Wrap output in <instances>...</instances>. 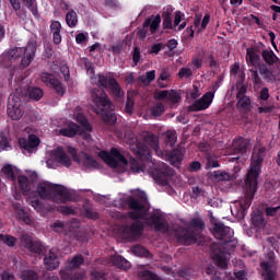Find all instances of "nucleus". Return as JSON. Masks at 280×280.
<instances>
[{
    "mask_svg": "<svg viewBox=\"0 0 280 280\" xmlns=\"http://www.w3.org/2000/svg\"><path fill=\"white\" fill-rule=\"evenodd\" d=\"M148 202V196L145 192L140 194V199L129 196L125 199V203L130 210L127 215L129 220H144L148 226H154L155 231H163L167 233L170 231V224L167 220L163 218L162 213L153 212L150 217H148V212L150 209L145 207Z\"/></svg>",
    "mask_w": 280,
    "mask_h": 280,
    "instance_id": "1",
    "label": "nucleus"
},
{
    "mask_svg": "<svg viewBox=\"0 0 280 280\" xmlns=\"http://www.w3.org/2000/svg\"><path fill=\"white\" fill-rule=\"evenodd\" d=\"M266 156V148L261 147L252 153V162L243 186L244 198L240 200L242 211H246L253 205V198L257 194L259 174Z\"/></svg>",
    "mask_w": 280,
    "mask_h": 280,
    "instance_id": "2",
    "label": "nucleus"
},
{
    "mask_svg": "<svg viewBox=\"0 0 280 280\" xmlns=\"http://www.w3.org/2000/svg\"><path fill=\"white\" fill-rule=\"evenodd\" d=\"M37 194L42 200H51L57 205H67L73 200V195L67 187L49 182L38 184Z\"/></svg>",
    "mask_w": 280,
    "mask_h": 280,
    "instance_id": "3",
    "label": "nucleus"
},
{
    "mask_svg": "<svg viewBox=\"0 0 280 280\" xmlns=\"http://www.w3.org/2000/svg\"><path fill=\"white\" fill-rule=\"evenodd\" d=\"M92 100L97 107L96 113L101 115L104 124L114 126L117 122V116L113 112V102L108 98V94L101 88H94L92 90Z\"/></svg>",
    "mask_w": 280,
    "mask_h": 280,
    "instance_id": "4",
    "label": "nucleus"
},
{
    "mask_svg": "<svg viewBox=\"0 0 280 280\" xmlns=\"http://www.w3.org/2000/svg\"><path fill=\"white\" fill-rule=\"evenodd\" d=\"M130 150L139 159V161H150L152 155L150 150L159 154V138L152 132H143L141 140H136L130 143Z\"/></svg>",
    "mask_w": 280,
    "mask_h": 280,
    "instance_id": "5",
    "label": "nucleus"
},
{
    "mask_svg": "<svg viewBox=\"0 0 280 280\" xmlns=\"http://www.w3.org/2000/svg\"><path fill=\"white\" fill-rule=\"evenodd\" d=\"M38 48V44L35 40H30L26 47H15L10 49L7 52L9 60H19L22 56L21 67L23 69H27L32 62H34V58H36V49Z\"/></svg>",
    "mask_w": 280,
    "mask_h": 280,
    "instance_id": "6",
    "label": "nucleus"
},
{
    "mask_svg": "<svg viewBox=\"0 0 280 280\" xmlns=\"http://www.w3.org/2000/svg\"><path fill=\"white\" fill-rule=\"evenodd\" d=\"M210 222L211 224H213V237H215V240H220L221 242H223L224 246H229V244H232L233 235H235L233 229L224 225V223L222 222H215V218H213V214L210 215Z\"/></svg>",
    "mask_w": 280,
    "mask_h": 280,
    "instance_id": "7",
    "label": "nucleus"
},
{
    "mask_svg": "<svg viewBox=\"0 0 280 280\" xmlns=\"http://www.w3.org/2000/svg\"><path fill=\"white\" fill-rule=\"evenodd\" d=\"M141 220L143 219H136L130 225H122L120 228V233L125 240H139L143 235L145 225Z\"/></svg>",
    "mask_w": 280,
    "mask_h": 280,
    "instance_id": "8",
    "label": "nucleus"
},
{
    "mask_svg": "<svg viewBox=\"0 0 280 280\" xmlns=\"http://www.w3.org/2000/svg\"><path fill=\"white\" fill-rule=\"evenodd\" d=\"M175 237L177 243L182 244V246H191V244H196V242H198V233L191 228H176Z\"/></svg>",
    "mask_w": 280,
    "mask_h": 280,
    "instance_id": "9",
    "label": "nucleus"
},
{
    "mask_svg": "<svg viewBox=\"0 0 280 280\" xmlns=\"http://www.w3.org/2000/svg\"><path fill=\"white\" fill-rule=\"evenodd\" d=\"M21 244L28 250L31 255L38 257V255H45L47 253V248L42 241L33 240V237L28 234H24L21 237Z\"/></svg>",
    "mask_w": 280,
    "mask_h": 280,
    "instance_id": "10",
    "label": "nucleus"
},
{
    "mask_svg": "<svg viewBox=\"0 0 280 280\" xmlns=\"http://www.w3.org/2000/svg\"><path fill=\"white\" fill-rule=\"evenodd\" d=\"M97 84L103 89H108L109 92L117 98L124 95V91H121V85L117 82L115 78H108L104 74H97Z\"/></svg>",
    "mask_w": 280,
    "mask_h": 280,
    "instance_id": "11",
    "label": "nucleus"
},
{
    "mask_svg": "<svg viewBox=\"0 0 280 280\" xmlns=\"http://www.w3.org/2000/svg\"><path fill=\"white\" fill-rule=\"evenodd\" d=\"M40 80L44 84H46V86L54 89L57 95H60V96L65 95L67 90L63 88L62 82H60V80H58V78H56L54 73L42 72Z\"/></svg>",
    "mask_w": 280,
    "mask_h": 280,
    "instance_id": "12",
    "label": "nucleus"
},
{
    "mask_svg": "<svg viewBox=\"0 0 280 280\" xmlns=\"http://www.w3.org/2000/svg\"><path fill=\"white\" fill-rule=\"evenodd\" d=\"M21 97L13 95L12 98H9L7 113L8 117H10V119L13 121H19V119L23 117V108H21Z\"/></svg>",
    "mask_w": 280,
    "mask_h": 280,
    "instance_id": "13",
    "label": "nucleus"
},
{
    "mask_svg": "<svg viewBox=\"0 0 280 280\" xmlns=\"http://www.w3.org/2000/svg\"><path fill=\"white\" fill-rule=\"evenodd\" d=\"M211 104H213V92H207L202 95V97L196 100L191 105L188 106V112L199 113L200 110H207Z\"/></svg>",
    "mask_w": 280,
    "mask_h": 280,
    "instance_id": "14",
    "label": "nucleus"
},
{
    "mask_svg": "<svg viewBox=\"0 0 280 280\" xmlns=\"http://www.w3.org/2000/svg\"><path fill=\"white\" fill-rule=\"evenodd\" d=\"M19 147L21 150H24L25 152L32 153L38 145H40V138L38 136L32 133L28 136V138H19L18 140Z\"/></svg>",
    "mask_w": 280,
    "mask_h": 280,
    "instance_id": "15",
    "label": "nucleus"
},
{
    "mask_svg": "<svg viewBox=\"0 0 280 280\" xmlns=\"http://www.w3.org/2000/svg\"><path fill=\"white\" fill-rule=\"evenodd\" d=\"M226 253L228 252L225 249L220 248L218 245L211 246V258L213 261H215L217 266L223 270L229 266V260H226Z\"/></svg>",
    "mask_w": 280,
    "mask_h": 280,
    "instance_id": "16",
    "label": "nucleus"
},
{
    "mask_svg": "<svg viewBox=\"0 0 280 280\" xmlns=\"http://www.w3.org/2000/svg\"><path fill=\"white\" fill-rule=\"evenodd\" d=\"M51 155L55 161L60 163V165H63V167H71V158L67 155V152H65V149L62 147L54 149L51 151Z\"/></svg>",
    "mask_w": 280,
    "mask_h": 280,
    "instance_id": "17",
    "label": "nucleus"
},
{
    "mask_svg": "<svg viewBox=\"0 0 280 280\" xmlns=\"http://www.w3.org/2000/svg\"><path fill=\"white\" fill-rule=\"evenodd\" d=\"M44 266L46 270H56L58 266H60V260L58 258V254H56V249H50L48 255L44 257Z\"/></svg>",
    "mask_w": 280,
    "mask_h": 280,
    "instance_id": "18",
    "label": "nucleus"
},
{
    "mask_svg": "<svg viewBox=\"0 0 280 280\" xmlns=\"http://www.w3.org/2000/svg\"><path fill=\"white\" fill-rule=\"evenodd\" d=\"M252 104H253V100L248 95L236 97V108L243 115H248V113H250V110H253Z\"/></svg>",
    "mask_w": 280,
    "mask_h": 280,
    "instance_id": "19",
    "label": "nucleus"
},
{
    "mask_svg": "<svg viewBox=\"0 0 280 280\" xmlns=\"http://www.w3.org/2000/svg\"><path fill=\"white\" fill-rule=\"evenodd\" d=\"M175 171L170 165L160 162L155 167V178H172L174 176Z\"/></svg>",
    "mask_w": 280,
    "mask_h": 280,
    "instance_id": "20",
    "label": "nucleus"
},
{
    "mask_svg": "<svg viewBox=\"0 0 280 280\" xmlns=\"http://www.w3.org/2000/svg\"><path fill=\"white\" fill-rule=\"evenodd\" d=\"M62 24L59 21H51L50 33L52 35V43L60 45L62 43Z\"/></svg>",
    "mask_w": 280,
    "mask_h": 280,
    "instance_id": "21",
    "label": "nucleus"
},
{
    "mask_svg": "<svg viewBox=\"0 0 280 280\" xmlns=\"http://www.w3.org/2000/svg\"><path fill=\"white\" fill-rule=\"evenodd\" d=\"M59 133L62 137L73 138L75 135H82V127L75 122H70L68 127L61 128Z\"/></svg>",
    "mask_w": 280,
    "mask_h": 280,
    "instance_id": "22",
    "label": "nucleus"
},
{
    "mask_svg": "<svg viewBox=\"0 0 280 280\" xmlns=\"http://www.w3.org/2000/svg\"><path fill=\"white\" fill-rule=\"evenodd\" d=\"M248 145H250V142L245 138H238L234 140L233 141L234 153L246 154V152H248Z\"/></svg>",
    "mask_w": 280,
    "mask_h": 280,
    "instance_id": "23",
    "label": "nucleus"
},
{
    "mask_svg": "<svg viewBox=\"0 0 280 280\" xmlns=\"http://www.w3.org/2000/svg\"><path fill=\"white\" fill-rule=\"evenodd\" d=\"M246 61L250 67H259L261 63V57L257 54V50L254 48H247L246 50Z\"/></svg>",
    "mask_w": 280,
    "mask_h": 280,
    "instance_id": "24",
    "label": "nucleus"
},
{
    "mask_svg": "<svg viewBox=\"0 0 280 280\" xmlns=\"http://www.w3.org/2000/svg\"><path fill=\"white\" fill-rule=\"evenodd\" d=\"M128 165V160L121 152L117 150V148L112 149V162H110V167H117V165Z\"/></svg>",
    "mask_w": 280,
    "mask_h": 280,
    "instance_id": "25",
    "label": "nucleus"
},
{
    "mask_svg": "<svg viewBox=\"0 0 280 280\" xmlns=\"http://www.w3.org/2000/svg\"><path fill=\"white\" fill-rule=\"evenodd\" d=\"M183 151L173 149L168 154V161L173 167H180V163H183Z\"/></svg>",
    "mask_w": 280,
    "mask_h": 280,
    "instance_id": "26",
    "label": "nucleus"
},
{
    "mask_svg": "<svg viewBox=\"0 0 280 280\" xmlns=\"http://www.w3.org/2000/svg\"><path fill=\"white\" fill-rule=\"evenodd\" d=\"M143 27H149L151 34H156L159 27H161V16L158 14L153 21L152 19L148 18L143 22Z\"/></svg>",
    "mask_w": 280,
    "mask_h": 280,
    "instance_id": "27",
    "label": "nucleus"
},
{
    "mask_svg": "<svg viewBox=\"0 0 280 280\" xmlns=\"http://www.w3.org/2000/svg\"><path fill=\"white\" fill-rule=\"evenodd\" d=\"M258 71L262 77V80H265L266 82H272V80H275V74L272 73V69L268 68L266 63H259Z\"/></svg>",
    "mask_w": 280,
    "mask_h": 280,
    "instance_id": "28",
    "label": "nucleus"
},
{
    "mask_svg": "<svg viewBox=\"0 0 280 280\" xmlns=\"http://www.w3.org/2000/svg\"><path fill=\"white\" fill-rule=\"evenodd\" d=\"M110 262L120 270H128L130 268V261L126 260L122 256H112Z\"/></svg>",
    "mask_w": 280,
    "mask_h": 280,
    "instance_id": "29",
    "label": "nucleus"
},
{
    "mask_svg": "<svg viewBox=\"0 0 280 280\" xmlns=\"http://www.w3.org/2000/svg\"><path fill=\"white\" fill-rule=\"evenodd\" d=\"M18 183L19 188L21 189V191H23V194H30V191L32 190V184L30 183V178H27V176L20 175L18 177Z\"/></svg>",
    "mask_w": 280,
    "mask_h": 280,
    "instance_id": "30",
    "label": "nucleus"
},
{
    "mask_svg": "<svg viewBox=\"0 0 280 280\" xmlns=\"http://www.w3.org/2000/svg\"><path fill=\"white\" fill-rule=\"evenodd\" d=\"M83 159V167H85V170H97V167H100V163H97L89 153H84Z\"/></svg>",
    "mask_w": 280,
    "mask_h": 280,
    "instance_id": "31",
    "label": "nucleus"
},
{
    "mask_svg": "<svg viewBox=\"0 0 280 280\" xmlns=\"http://www.w3.org/2000/svg\"><path fill=\"white\" fill-rule=\"evenodd\" d=\"M261 56L269 67H272L278 60L277 55L272 50H262Z\"/></svg>",
    "mask_w": 280,
    "mask_h": 280,
    "instance_id": "32",
    "label": "nucleus"
},
{
    "mask_svg": "<svg viewBox=\"0 0 280 280\" xmlns=\"http://www.w3.org/2000/svg\"><path fill=\"white\" fill-rule=\"evenodd\" d=\"M162 27L163 30H174V26L172 24V12L171 11H163L162 13Z\"/></svg>",
    "mask_w": 280,
    "mask_h": 280,
    "instance_id": "33",
    "label": "nucleus"
},
{
    "mask_svg": "<svg viewBox=\"0 0 280 280\" xmlns=\"http://www.w3.org/2000/svg\"><path fill=\"white\" fill-rule=\"evenodd\" d=\"M66 23L68 27H75V25H78V13L74 10H70L67 12Z\"/></svg>",
    "mask_w": 280,
    "mask_h": 280,
    "instance_id": "34",
    "label": "nucleus"
},
{
    "mask_svg": "<svg viewBox=\"0 0 280 280\" xmlns=\"http://www.w3.org/2000/svg\"><path fill=\"white\" fill-rule=\"evenodd\" d=\"M176 141H178V136L176 133V130L167 131L165 136L166 145H168L170 148H174V145H176Z\"/></svg>",
    "mask_w": 280,
    "mask_h": 280,
    "instance_id": "35",
    "label": "nucleus"
},
{
    "mask_svg": "<svg viewBox=\"0 0 280 280\" xmlns=\"http://www.w3.org/2000/svg\"><path fill=\"white\" fill-rule=\"evenodd\" d=\"M2 174H4L5 178L8 180H11L12 183L16 182V175L14 174V168H12V165L5 164L2 170Z\"/></svg>",
    "mask_w": 280,
    "mask_h": 280,
    "instance_id": "36",
    "label": "nucleus"
},
{
    "mask_svg": "<svg viewBox=\"0 0 280 280\" xmlns=\"http://www.w3.org/2000/svg\"><path fill=\"white\" fill-rule=\"evenodd\" d=\"M77 121L88 132H91L93 130V127H91V124H89V119H86V116H84V114H82V113L77 114Z\"/></svg>",
    "mask_w": 280,
    "mask_h": 280,
    "instance_id": "37",
    "label": "nucleus"
},
{
    "mask_svg": "<svg viewBox=\"0 0 280 280\" xmlns=\"http://www.w3.org/2000/svg\"><path fill=\"white\" fill-rule=\"evenodd\" d=\"M43 89L40 88H30L28 89V97L30 100H35V102H38L43 98Z\"/></svg>",
    "mask_w": 280,
    "mask_h": 280,
    "instance_id": "38",
    "label": "nucleus"
},
{
    "mask_svg": "<svg viewBox=\"0 0 280 280\" xmlns=\"http://www.w3.org/2000/svg\"><path fill=\"white\" fill-rule=\"evenodd\" d=\"M131 253L137 255V257H148V255H150V250H148L143 245H136L131 247Z\"/></svg>",
    "mask_w": 280,
    "mask_h": 280,
    "instance_id": "39",
    "label": "nucleus"
},
{
    "mask_svg": "<svg viewBox=\"0 0 280 280\" xmlns=\"http://www.w3.org/2000/svg\"><path fill=\"white\" fill-rule=\"evenodd\" d=\"M83 214L89 219V220H100V213H97L93 208L84 205L83 206Z\"/></svg>",
    "mask_w": 280,
    "mask_h": 280,
    "instance_id": "40",
    "label": "nucleus"
},
{
    "mask_svg": "<svg viewBox=\"0 0 280 280\" xmlns=\"http://www.w3.org/2000/svg\"><path fill=\"white\" fill-rule=\"evenodd\" d=\"M249 80H252L254 86H261V84H264V81L261 80V77H259V71H257V69H249Z\"/></svg>",
    "mask_w": 280,
    "mask_h": 280,
    "instance_id": "41",
    "label": "nucleus"
},
{
    "mask_svg": "<svg viewBox=\"0 0 280 280\" xmlns=\"http://www.w3.org/2000/svg\"><path fill=\"white\" fill-rule=\"evenodd\" d=\"M22 280H38V273L32 269L23 270L20 275Z\"/></svg>",
    "mask_w": 280,
    "mask_h": 280,
    "instance_id": "42",
    "label": "nucleus"
},
{
    "mask_svg": "<svg viewBox=\"0 0 280 280\" xmlns=\"http://www.w3.org/2000/svg\"><path fill=\"white\" fill-rule=\"evenodd\" d=\"M0 240L1 242H3V244L9 246L10 248H14V246H16V237L12 235L0 234Z\"/></svg>",
    "mask_w": 280,
    "mask_h": 280,
    "instance_id": "43",
    "label": "nucleus"
},
{
    "mask_svg": "<svg viewBox=\"0 0 280 280\" xmlns=\"http://www.w3.org/2000/svg\"><path fill=\"white\" fill-rule=\"evenodd\" d=\"M24 5L32 12L35 18H38V7L36 5V0H22Z\"/></svg>",
    "mask_w": 280,
    "mask_h": 280,
    "instance_id": "44",
    "label": "nucleus"
},
{
    "mask_svg": "<svg viewBox=\"0 0 280 280\" xmlns=\"http://www.w3.org/2000/svg\"><path fill=\"white\" fill-rule=\"evenodd\" d=\"M165 113V105L163 103H156L151 107V115L153 117H161Z\"/></svg>",
    "mask_w": 280,
    "mask_h": 280,
    "instance_id": "45",
    "label": "nucleus"
},
{
    "mask_svg": "<svg viewBox=\"0 0 280 280\" xmlns=\"http://www.w3.org/2000/svg\"><path fill=\"white\" fill-rule=\"evenodd\" d=\"M138 277L140 280H159V275L150 270L140 271Z\"/></svg>",
    "mask_w": 280,
    "mask_h": 280,
    "instance_id": "46",
    "label": "nucleus"
},
{
    "mask_svg": "<svg viewBox=\"0 0 280 280\" xmlns=\"http://www.w3.org/2000/svg\"><path fill=\"white\" fill-rule=\"evenodd\" d=\"M252 222L254 226H257L258 229H264V226H266V219L259 213L253 214Z\"/></svg>",
    "mask_w": 280,
    "mask_h": 280,
    "instance_id": "47",
    "label": "nucleus"
},
{
    "mask_svg": "<svg viewBox=\"0 0 280 280\" xmlns=\"http://www.w3.org/2000/svg\"><path fill=\"white\" fill-rule=\"evenodd\" d=\"M190 229H197V231H205V221L200 218H192L189 222Z\"/></svg>",
    "mask_w": 280,
    "mask_h": 280,
    "instance_id": "48",
    "label": "nucleus"
},
{
    "mask_svg": "<svg viewBox=\"0 0 280 280\" xmlns=\"http://www.w3.org/2000/svg\"><path fill=\"white\" fill-rule=\"evenodd\" d=\"M130 170L132 174H141L143 172V165L136 159L130 160Z\"/></svg>",
    "mask_w": 280,
    "mask_h": 280,
    "instance_id": "49",
    "label": "nucleus"
},
{
    "mask_svg": "<svg viewBox=\"0 0 280 280\" xmlns=\"http://www.w3.org/2000/svg\"><path fill=\"white\" fill-rule=\"evenodd\" d=\"M212 178H214V180H231V174L224 171H214Z\"/></svg>",
    "mask_w": 280,
    "mask_h": 280,
    "instance_id": "50",
    "label": "nucleus"
},
{
    "mask_svg": "<svg viewBox=\"0 0 280 280\" xmlns=\"http://www.w3.org/2000/svg\"><path fill=\"white\" fill-rule=\"evenodd\" d=\"M82 265H84V256H82V254L74 256L70 261V268H73L74 270L80 268Z\"/></svg>",
    "mask_w": 280,
    "mask_h": 280,
    "instance_id": "51",
    "label": "nucleus"
},
{
    "mask_svg": "<svg viewBox=\"0 0 280 280\" xmlns=\"http://www.w3.org/2000/svg\"><path fill=\"white\" fill-rule=\"evenodd\" d=\"M194 75V70H191L188 67H183L179 69L177 77L183 80V78H185L186 80H189V78H191Z\"/></svg>",
    "mask_w": 280,
    "mask_h": 280,
    "instance_id": "52",
    "label": "nucleus"
},
{
    "mask_svg": "<svg viewBox=\"0 0 280 280\" xmlns=\"http://www.w3.org/2000/svg\"><path fill=\"white\" fill-rule=\"evenodd\" d=\"M31 207L37 211V213H45L47 211V208L45 207V203L43 201L35 199L31 201Z\"/></svg>",
    "mask_w": 280,
    "mask_h": 280,
    "instance_id": "53",
    "label": "nucleus"
},
{
    "mask_svg": "<svg viewBox=\"0 0 280 280\" xmlns=\"http://www.w3.org/2000/svg\"><path fill=\"white\" fill-rule=\"evenodd\" d=\"M246 93H248L247 84H236V98L247 96Z\"/></svg>",
    "mask_w": 280,
    "mask_h": 280,
    "instance_id": "54",
    "label": "nucleus"
},
{
    "mask_svg": "<svg viewBox=\"0 0 280 280\" xmlns=\"http://www.w3.org/2000/svg\"><path fill=\"white\" fill-rule=\"evenodd\" d=\"M92 280H106V272L104 270L94 269L91 271Z\"/></svg>",
    "mask_w": 280,
    "mask_h": 280,
    "instance_id": "55",
    "label": "nucleus"
},
{
    "mask_svg": "<svg viewBox=\"0 0 280 280\" xmlns=\"http://www.w3.org/2000/svg\"><path fill=\"white\" fill-rule=\"evenodd\" d=\"M167 102H170L171 104H178V102H180V94L175 90H172L168 93Z\"/></svg>",
    "mask_w": 280,
    "mask_h": 280,
    "instance_id": "56",
    "label": "nucleus"
},
{
    "mask_svg": "<svg viewBox=\"0 0 280 280\" xmlns=\"http://www.w3.org/2000/svg\"><path fill=\"white\" fill-rule=\"evenodd\" d=\"M132 61H133V67H137L139 62L141 61V48L140 47H135L132 51Z\"/></svg>",
    "mask_w": 280,
    "mask_h": 280,
    "instance_id": "57",
    "label": "nucleus"
},
{
    "mask_svg": "<svg viewBox=\"0 0 280 280\" xmlns=\"http://www.w3.org/2000/svg\"><path fill=\"white\" fill-rule=\"evenodd\" d=\"M155 78H156V71L151 70V71H148L144 77H141V82H143V84H145V82L148 83L154 82Z\"/></svg>",
    "mask_w": 280,
    "mask_h": 280,
    "instance_id": "58",
    "label": "nucleus"
},
{
    "mask_svg": "<svg viewBox=\"0 0 280 280\" xmlns=\"http://www.w3.org/2000/svg\"><path fill=\"white\" fill-rule=\"evenodd\" d=\"M100 159H102L107 165L110 167L112 163V151L109 153L107 151H101L98 153Z\"/></svg>",
    "mask_w": 280,
    "mask_h": 280,
    "instance_id": "59",
    "label": "nucleus"
},
{
    "mask_svg": "<svg viewBox=\"0 0 280 280\" xmlns=\"http://www.w3.org/2000/svg\"><path fill=\"white\" fill-rule=\"evenodd\" d=\"M213 167H220V162L213 159V156H208L207 163H206V170H211Z\"/></svg>",
    "mask_w": 280,
    "mask_h": 280,
    "instance_id": "60",
    "label": "nucleus"
},
{
    "mask_svg": "<svg viewBox=\"0 0 280 280\" xmlns=\"http://www.w3.org/2000/svg\"><path fill=\"white\" fill-rule=\"evenodd\" d=\"M258 98L262 102H268V100H270V90H268V88H262L259 92Z\"/></svg>",
    "mask_w": 280,
    "mask_h": 280,
    "instance_id": "61",
    "label": "nucleus"
},
{
    "mask_svg": "<svg viewBox=\"0 0 280 280\" xmlns=\"http://www.w3.org/2000/svg\"><path fill=\"white\" fill-rule=\"evenodd\" d=\"M279 211H280V206H277V207H268V208H266V210H265L266 215H269L270 218L277 217V213H279Z\"/></svg>",
    "mask_w": 280,
    "mask_h": 280,
    "instance_id": "62",
    "label": "nucleus"
},
{
    "mask_svg": "<svg viewBox=\"0 0 280 280\" xmlns=\"http://www.w3.org/2000/svg\"><path fill=\"white\" fill-rule=\"evenodd\" d=\"M10 141H8V137L0 135V150H9Z\"/></svg>",
    "mask_w": 280,
    "mask_h": 280,
    "instance_id": "63",
    "label": "nucleus"
},
{
    "mask_svg": "<svg viewBox=\"0 0 280 280\" xmlns=\"http://www.w3.org/2000/svg\"><path fill=\"white\" fill-rule=\"evenodd\" d=\"M191 65L194 66V69H202V58L201 57H192Z\"/></svg>",
    "mask_w": 280,
    "mask_h": 280,
    "instance_id": "64",
    "label": "nucleus"
}]
</instances>
